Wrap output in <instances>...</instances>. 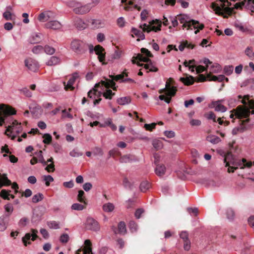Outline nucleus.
<instances>
[{"instance_id": "f257e3e1", "label": "nucleus", "mask_w": 254, "mask_h": 254, "mask_svg": "<svg viewBox=\"0 0 254 254\" xmlns=\"http://www.w3.org/2000/svg\"><path fill=\"white\" fill-rule=\"evenodd\" d=\"M249 95H246L244 97L241 95L238 96L239 99H242L241 102L245 106H238L235 110H234L235 114L232 113L230 115L231 118H233L235 116L239 119L247 118L251 113L254 114V110H253L251 112L250 111V109H253L254 108V101L249 100Z\"/></svg>"}, {"instance_id": "f03ea898", "label": "nucleus", "mask_w": 254, "mask_h": 254, "mask_svg": "<svg viewBox=\"0 0 254 254\" xmlns=\"http://www.w3.org/2000/svg\"><path fill=\"white\" fill-rule=\"evenodd\" d=\"M224 161L226 163V166H229L228 168L229 173L234 172V170L240 167L243 169L245 167L250 168L254 162L247 161L246 159H243L241 161L238 160L234 158L231 152H228L225 156Z\"/></svg>"}, {"instance_id": "7ed1b4c3", "label": "nucleus", "mask_w": 254, "mask_h": 254, "mask_svg": "<svg viewBox=\"0 0 254 254\" xmlns=\"http://www.w3.org/2000/svg\"><path fill=\"white\" fill-rule=\"evenodd\" d=\"M69 6L72 8L73 12L77 14L87 13L92 8L90 3L83 4L76 0L71 1L69 2Z\"/></svg>"}, {"instance_id": "20e7f679", "label": "nucleus", "mask_w": 254, "mask_h": 254, "mask_svg": "<svg viewBox=\"0 0 254 254\" xmlns=\"http://www.w3.org/2000/svg\"><path fill=\"white\" fill-rule=\"evenodd\" d=\"M178 19L181 23L183 24V28H187V29H192V26L194 29L199 28L202 30L204 26L203 24L200 23L198 21L194 20H189L187 15H180L178 16Z\"/></svg>"}, {"instance_id": "39448f33", "label": "nucleus", "mask_w": 254, "mask_h": 254, "mask_svg": "<svg viewBox=\"0 0 254 254\" xmlns=\"http://www.w3.org/2000/svg\"><path fill=\"white\" fill-rule=\"evenodd\" d=\"M177 91L176 87L172 86L169 82L166 83L165 88L160 89L159 91V93H165L167 97L164 95H160L159 99L161 100H164L167 103L169 104L171 102V97L174 96Z\"/></svg>"}, {"instance_id": "423d86ee", "label": "nucleus", "mask_w": 254, "mask_h": 254, "mask_svg": "<svg viewBox=\"0 0 254 254\" xmlns=\"http://www.w3.org/2000/svg\"><path fill=\"white\" fill-rule=\"evenodd\" d=\"M230 4L227 0H216V1L212 2L211 7L217 14L221 13L222 11L231 12V9L229 7Z\"/></svg>"}, {"instance_id": "0eeeda50", "label": "nucleus", "mask_w": 254, "mask_h": 254, "mask_svg": "<svg viewBox=\"0 0 254 254\" xmlns=\"http://www.w3.org/2000/svg\"><path fill=\"white\" fill-rule=\"evenodd\" d=\"M22 129L21 124L14 120L10 125L8 126L4 133L11 137V139L14 140L16 135L22 131Z\"/></svg>"}, {"instance_id": "6e6552de", "label": "nucleus", "mask_w": 254, "mask_h": 254, "mask_svg": "<svg viewBox=\"0 0 254 254\" xmlns=\"http://www.w3.org/2000/svg\"><path fill=\"white\" fill-rule=\"evenodd\" d=\"M126 70L125 69L123 74H118L116 76L111 75L110 77L112 78V79H108L107 78L105 79V80H101V83L102 86H104L106 88L111 87L113 90H116V87L115 86V83L113 81L115 80L116 81H118L119 80L123 79L124 76V74L126 76H127V74L126 72Z\"/></svg>"}, {"instance_id": "1a4fd4ad", "label": "nucleus", "mask_w": 254, "mask_h": 254, "mask_svg": "<svg viewBox=\"0 0 254 254\" xmlns=\"http://www.w3.org/2000/svg\"><path fill=\"white\" fill-rule=\"evenodd\" d=\"M16 111L9 106L4 105H0V126H2L5 119L9 115H14Z\"/></svg>"}, {"instance_id": "9d476101", "label": "nucleus", "mask_w": 254, "mask_h": 254, "mask_svg": "<svg viewBox=\"0 0 254 254\" xmlns=\"http://www.w3.org/2000/svg\"><path fill=\"white\" fill-rule=\"evenodd\" d=\"M100 84H101V82L100 83L96 84L94 88L90 90L88 92V97L94 100L93 103L94 105L98 104L102 100L101 98V96L102 95V92L98 91L96 89V88L100 86Z\"/></svg>"}, {"instance_id": "9b49d317", "label": "nucleus", "mask_w": 254, "mask_h": 254, "mask_svg": "<svg viewBox=\"0 0 254 254\" xmlns=\"http://www.w3.org/2000/svg\"><path fill=\"white\" fill-rule=\"evenodd\" d=\"M70 48L77 54H82L87 50V46L82 42L77 40H74L71 42Z\"/></svg>"}, {"instance_id": "f8f14e48", "label": "nucleus", "mask_w": 254, "mask_h": 254, "mask_svg": "<svg viewBox=\"0 0 254 254\" xmlns=\"http://www.w3.org/2000/svg\"><path fill=\"white\" fill-rule=\"evenodd\" d=\"M161 21L159 20H153L151 25H147L144 23L141 25L140 27L143 32H149L151 31L157 32L161 30Z\"/></svg>"}, {"instance_id": "ddd939ff", "label": "nucleus", "mask_w": 254, "mask_h": 254, "mask_svg": "<svg viewBox=\"0 0 254 254\" xmlns=\"http://www.w3.org/2000/svg\"><path fill=\"white\" fill-rule=\"evenodd\" d=\"M85 228L87 230L97 231L100 230V226L97 221L92 217H88L85 223Z\"/></svg>"}, {"instance_id": "4468645a", "label": "nucleus", "mask_w": 254, "mask_h": 254, "mask_svg": "<svg viewBox=\"0 0 254 254\" xmlns=\"http://www.w3.org/2000/svg\"><path fill=\"white\" fill-rule=\"evenodd\" d=\"M32 234L27 233L25 234V236L23 237L22 239V241L25 246H27L28 244H30V242H28L30 240L32 241H34L37 237V234L38 233V231L35 229H31Z\"/></svg>"}, {"instance_id": "2eb2a0df", "label": "nucleus", "mask_w": 254, "mask_h": 254, "mask_svg": "<svg viewBox=\"0 0 254 254\" xmlns=\"http://www.w3.org/2000/svg\"><path fill=\"white\" fill-rule=\"evenodd\" d=\"M55 16L56 15L53 12L50 11H46L41 13L39 15L38 19L40 22H44L55 18Z\"/></svg>"}, {"instance_id": "dca6fc26", "label": "nucleus", "mask_w": 254, "mask_h": 254, "mask_svg": "<svg viewBox=\"0 0 254 254\" xmlns=\"http://www.w3.org/2000/svg\"><path fill=\"white\" fill-rule=\"evenodd\" d=\"M25 64L29 70L32 71H36L39 67V64L38 62L32 58H29L25 60Z\"/></svg>"}, {"instance_id": "f3484780", "label": "nucleus", "mask_w": 254, "mask_h": 254, "mask_svg": "<svg viewBox=\"0 0 254 254\" xmlns=\"http://www.w3.org/2000/svg\"><path fill=\"white\" fill-rule=\"evenodd\" d=\"M85 247L83 250H78L75 254H92L91 247V243L89 240H86L84 242Z\"/></svg>"}, {"instance_id": "a211bd4d", "label": "nucleus", "mask_w": 254, "mask_h": 254, "mask_svg": "<svg viewBox=\"0 0 254 254\" xmlns=\"http://www.w3.org/2000/svg\"><path fill=\"white\" fill-rule=\"evenodd\" d=\"M62 27V24L57 20H50L45 24V27L53 30H59Z\"/></svg>"}, {"instance_id": "6ab92c4d", "label": "nucleus", "mask_w": 254, "mask_h": 254, "mask_svg": "<svg viewBox=\"0 0 254 254\" xmlns=\"http://www.w3.org/2000/svg\"><path fill=\"white\" fill-rule=\"evenodd\" d=\"M78 76L77 73H74L72 75V77H71L69 78L67 84H66L65 82H64V89L66 90H67L68 89L72 90L74 89V87L73 86V85L76 79L78 77Z\"/></svg>"}, {"instance_id": "aec40b11", "label": "nucleus", "mask_w": 254, "mask_h": 254, "mask_svg": "<svg viewBox=\"0 0 254 254\" xmlns=\"http://www.w3.org/2000/svg\"><path fill=\"white\" fill-rule=\"evenodd\" d=\"M94 51L98 55V58L100 62H103L105 59V55L104 52V49L100 45H97L95 46Z\"/></svg>"}, {"instance_id": "412c9836", "label": "nucleus", "mask_w": 254, "mask_h": 254, "mask_svg": "<svg viewBox=\"0 0 254 254\" xmlns=\"http://www.w3.org/2000/svg\"><path fill=\"white\" fill-rule=\"evenodd\" d=\"M222 101L223 100H218L212 103L213 107L216 111L225 112L227 110L226 107L221 104Z\"/></svg>"}, {"instance_id": "4be33fe9", "label": "nucleus", "mask_w": 254, "mask_h": 254, "mask_svg": "<svg viewBox=\"0 0 254 254\" xmlns=\"http://www.w3.org/2000/svg\"><path fill=\"white\" fill-rule=\"evenodd\" d=\"M242 2L247 9L254 12V0H244Z\"/></svg>"}, {"instance_id": "5701e85b", "label": "nucleus", "mask_w": 254, "mask_h": 254, "mask_svg": "<svg viewBox=\"0 0 254 254\" xmlns=\"http://www.w3.org/2000/svg\"><path fill=\"white\" fill-rule=\"evenodd\" d=\"M61 62V60L59 57L56 56H52L46 62V64L49 66L55 65L59 64Z\"/></svg>"}, {"instance_id": "b1692460", "label": "nucleus", "mask_w": 254, "mask_h": 254, "mask_svg": "<svg viewBox=\"0 0 254 254\" xmlns=\"http://www.w3.org/2000/svg\"><path fill=\"white\" fill-rule=\"evenodd\" d=\"M46 162H47V165L45 170L49 173L53 172L55 169L53 157L48 159Z\"/></svg>"}, {"instance_id": "393cba45", "label": "nucleus", "mask_w": 254, "mask_h": 254, "mask_svg": "<svg viewBox=\"0 0 254 254\" xmlns=\"http://www.w3.org/2000/svg\"><path fill=\"white\" fill-rule=\"evenodd\" d=\"M6 215H2L0 217V231H4L7 228V221Z\"/></svg>"}, {"instance_id": "a878e982", "label": "nucleus", "mask_w": 254, "mask_h": 254, "mask_svg": "<svg viewBox=\"0 0 254 254\" xmlns=\"http://www.w3.org/2000/svg\"><path fill=\"white\" fill-rule=\"evenodd\" d=\"M207 77L209 79V81L222 82L225 79V76L223 75H219L218 76L212 75L211 73H208L207 75Z\"/></svg>"}, {"instance_id": "bb28decb", "label": "nucleus", "mask_w": 254, "mask_h": 254, "mask_svg": "<svg viewBox=\"0 0 254 254\" xmlns=\"http://www.w3.org/2000/svg\"><path fill=\"white\" fill-rule=\"evenodd\" d=\"M166 167L164 165H157L155 169L156 174L158 176H162L165 174Z\"/></svg>"}, {"instance_id": "cd10ccee", "label": "nucleus", "mask_w": 254, "mask_h": 254, "mask_svg": "<svg viewBox=\"0 0 254 254\" xmlns=\"http://www.w3.org/2000/svg\"><path fill=\"white\" fill-rule=\"evenodd\" d=\"M35 155V157H36L37 160L39 163L42 164L44 166L47 165V162H46L44 158L42 150L36 152Z\"/></svg>"}, {"instance_id": "c85d7f7f", "label": "nucleus", "mask_w": 254, "mask_h": 254, "mask_svg": "<svg viewBox=\"0 0 254 254\" xmlns=\"http://www.w3.org/2000/svg\"><path fill=\"white\" fill-rule=\"evenodd\" d=\"M131 99L129 97H123L118 98L117 102L120 105H125L130 103Z\"/></svg>"}, {"instance_id": "c756f323", "label": "nucleus", "mask_w": 254, "mask_h": 254, "mask_svg": "<svg viewBox=\"0 0 254 254\" xmlns=\"http://www.w3.org/2000/svg\"><path fill=\"white\" fill-rule=\"evenodd\" d=\"M180 80L186 85H191L194 82L193 77L190 76L187 77H181Z\"/></svg>"}, {"instance_id": "7c9ffc66", "label": "nucleus", "mask_w": 254, "mask_h": 254, "mask_svg": "<svg viewBox=\"0 0 254 254\" xmlns=\"http://www.w3.org/2000/svg\"><path fill=\"white\" fill-rule=\"evenodd\" d=\"M103 210L106 212H112L114 208V205L110 202L105 203L103 205Z\"/></svg>"}, {"instance_id": "2f4dec72", "label": "nucleus", "mask_w": 254, "mask_h": 254, "mask_svg": "<svg viewBox=\"0 0 254 254\" xmlns=\"http://www.w3.org/2000/svg\"><path fill=\"white\" fill-rule=\"evenodd\" d=\"M210 73H218L221 70L220 65L216 63L212 64L210 67L209 66Z\"/></svg>"}, {"instance_id": "473e14b6", "label": "nucleus", "mask_w": 254, "mask_h": 254, "mask_svg": "<svg viewBox=\"0 0 254 254\" xmlns=\"http://www.w3.org/2000/svg\"><path fill=\"white\" fill-rule=\"evenodd\" d=\"M140 65H143L145 69H148L150 71L156 72L158 71V68L156 66H155L150 62L148 64H142Z\"/></svg>"}, {"instance_id": "72a5a7b5", "label": "nucleus", "mask_w": 254, "mask_h": 254, "mask_svg": "<svg viewBox=\"0 0 254 254\" xmlns=\"http://www.w3.org/2000/svg\"><path fill=\"white\" fill-rule=\"evenodd\" d=\"M132 33L136 35L138 38L141 40L145 39V35L143 33L142 31H141L136 28H133L131 30Z\"/></svg>"}, {"instance_id": "f704fd0d", "label": "nucleus", "mask_w": 254, "mask_h": 254, "mask_svg": "<svg viewBox=\"0 0 254 254\" xmlns=\"http://www.w3.org/2000/svg\"><path fill=\"white\" fill-rule=\"evenodd\" d=\"M150 187V184L146 181L141 182L140 185V189L142 192H145Z\"/></svg>"}, {"instance_id": "c9c22d12", "label": "nucleus", "mask_w": 254, "mask_h": 254, "mask_svg": "<svg viewBox=\"0 0 254 254\" xmlns=\"http://www.w3.org/2000/svg\"><path fill=\"white\" fill-rule=\"evenodd\" d=\"M207 140L213 144H217L221 141L220 138L215 135H210L207 137Z\"/></svg>"}, {"instance_id": "e433bc0d", "label": "nucleus", "mask_w": 254, "mask_h": 254, "mask_svg": "<svg viewBox=\"0 0 254 254\" xmlns=\"http://www.w3.org/2000/svg\"><path fill=\"white\" fill-rule=\"evenodd\" d=\"M245 54L251 60H254V52L252 47H248L245 50Z\"/></svg>"}, {"instance_id": "4c0bfd02", "label": "nucleus", "mask_w": 254, "mask_h": 254, "mask_svg": "<svg viewBox=\"0 0 254 254\" xmlns=\"http://www.w3.org/2000/svg\"><path fill=\"white\" fill-rule=\"evenodd\" d=\"M226 215L228 219L230 220H233L235 217V212L234 210L231 208H228L226 211Z\"/></svg>"}, {"instance_id": "58836bf2", "label": "nucleus", "mask_w": 254, "mask_h": 254, "mask_svg": "<svg viewBox=\"0 0 254 254\" xmlns=\"http://www.w3.org/2000/svg\"><path fill=\"white\" fill-rule=\"evenodd\" d=\"M41 40V34L36 33L30 38V42L32 44L38 43Z\"/></svg>"}, {"instance_id": "ea45409f", "label": "nucleus", "mask_w": 254, "mask_h": 254, "mask_svg": "<svg viewBox=\"0 0 254 254\" xmlns=\"http://www.w3.org/2000/svg\"><path fill=\"white\" fill-rule=\"evenodd\" d=\"M43 198V195L41 193H38L33 196L32 201L33 203H37L40 201H41Z\"/></svg>"}, {"instance_id": "a19ab883", "label": "nucleus", "mask_w": 254, "mask_h": 254, "mask_svg": "<svg viewBox=\"0 0 254 254\" xmlns=\"http://www.w3.org/2000/svg\"><path fill=\"white\" fill-rule=\"evenodd\" d=\"M152 145L156 150L161 149L163 147L162 142L158 139H155L152 141Z\"/></svg>"}, {"instance_id": "79ce46f5", "label": "nucleus", "mask_w": 254, "mask_h": 254, "mask_svg": "<svg viewBox=\"0 0 254 254\" xmlns=\"http://www.w3.org/2000/svg\"><path fill=\"white\" fill-rule=\"evenodd\" d=\"M123 184L125 188L129 190L132 189L133 184L128 181L127 178H124Z\"/></svg>"}, {"instance_id": "37998d69", "label": "nucleus", "mask_w": 254, "mask_h": 254, "mask_svg": "<svg viewBox=\"0 0 254 254\" xmlns=\"http://www.w3.org/2000/svg\"><path fill=\"white\" fill-rule=\"evenodd\" d=\"M119 233L125 234L126 232V224L124 222H120L118 224Z\"/></svg>"}, {"instance_id": "c03bdc74", "label": "nucleus", "mask_w": 254, "mask_h": 254, "mask_svg": "<svg viewBox=\"0 0 254 254\" xmlns=\"http://www.w3.org/2000/svg\"><path fill=\"white\" fill-rule=\"evenodd\" d=\"M4 208L5 209V212L8 213L7 215H6L7 217H8L12 213L13 211V207L12 205L10 203H7L5 204L4 206Z\"/></svg>"}, {"instance_id": "a18cd8bd", "label": "nucleus", "mask_w": 254, "mask_h": 254, "mask_svg": "<svg viewBox=\"0 0 254 254\" xmlns=\"http://www.w3.org/2000/svg\"><path fill=\"white\" fill-rule=\"evenodd\" d=\"M132 160V156L130 155H126L122 156L120 159L121 163H127Z\"/></svg>"}, {"instance_id": "49530a36", "label": "nucleus", "mask_w": 254, "mask_h": 254, "mask_svg": "<svg viewBox=\"0 0 254 254\" xmlns=\"http://www.w3.org/2000/svg\"><path fill=\"white\" fill-rule=\"evenodd\" d=\"M20 91L21 93L23 94L24 95L27 97H32V92L27 87H24L21 89Z\"/></svg>"}, {"instance_id": "de8ad7c7", "label": "nucleus", "mask_w": 254, "mask_h": 254, "mask_svg": "<svg viewBox=\"0 0 254 254\" xmlns=\"http://www.w3.org/2000/svg\"><path fill=\"white\" fill-rule=\"evenodd\" d=\"M102 95L105 98L111 99L112 97L115 95V93L113 92L111 90L108 89L103 94L102 93Z\"/></svg>"}, {"instance_id": "09e8293b", "label": "nucleus", "mask_w": 254, "mask_h": 254, "mask_svg": "<svg viewBox=\"0 0 254 254\" xmlns=\"http://www.w3.org/2000/svg\"><path fill=\"white\" fill-rule=\"evenodd\" d=\"M233 69L234 68L232 65L225 66L224 68V73L227 75H229L232 73Z\"/></svg>"}, {"instance_id": "8fccbe9b", "label": "nucleus", "mask_w": 254, "mask_h": 254, "mask_svg": "<svg viewBox=\"0 0 254 254\" xmlns=\"http://www.w3.org/2000/svg\"><path fill=\"white\" fill-rule=\"evenodd\" d=\"M43 180L45 182L46 185L49 186L50 183L54 181V179L50 175H45L43 176Z\"/></svg>"}, {"instance_id": "3c124183", "label": "nucleus", "mask_w": 254, "mask_h": 254, "mask_svg": "<svg viewBox=\"0 0 254 254\" xmlns=\"http://www.w3.org/2000/svg\"><path fill=\"white\" fill-rule=\"evenodd\" d=\"M45 52L49 55H53L55 52V49L48 45H46L44 48Z\"/></svg>"}, {"instance_id": "603ef678", "label": "nucleus", "mask_w": 254, "mask_h": 254, "mask_svg": "<svg viewBox=\"0 0 254 254\" xmlns=\"http://www.w3.org/2000/svg\"><path fill=\"white\" fill-rule=\"evenodd\" d=\"M29 220L26 217L22 218L18 222V225L21 227H23L28 224Z\"/></svg>"}, {"instance_id": "864d4df0", "label": "nucleus", "mask_w": 254, "mask_h": 254, "mask_svg": "<svg viewBox=\"0 0 254 254\" xmlns=\"http://www.w3.org/2000/svg\"><path fill=\"white\" fill-rule=\"evenodd\" d=\"M48 225L51 229H57L60 228L59 223L55 221L48 222Z\"/></svg>"}, {"instance_id": "5fc2aeb1", "label": "nucleus", "mask_w": 254, "mask_h": 254, "mask_svg": "<svg viewBox=\"0 0 254 254\" xmlns=\"http://www.w3.org/2000/svg\"><path fill=\"white\" fill-rule=\"evenodd\" d=\"M71 209L75 210H82L84 208L83 205L79 203H74L71 205Z\"/></svg>"}, {"instance_id": "6e6d98bb", "label": "nucleus", "mask_w": 254, "mask_h": 254, "mask_svg": "<svg viewBox=\"0 0 254 254\" xmlns=\"http://www.w3.org/2000/svg\"><path fill=\"white\" fill-rule=\"evenodd\" d=\"M129 228L132 232H134L137 230V225L135 222L130 221L129 223Z\"/></svg>"}, {"instance_id": "4d7b16f0", "label": "nucleus", "mask_w": 254, "mask_h": 254, "mask_svg": "<svg viewBox=\"0 0 254 254\" xmlns=\"http://www.w3.org/2000/svg\"><path fill=\"white\" fill-rule=\"evenodd\" d=\"M10 194L5 190H1L0 193V196L4 199L9 200V196Z\"/></svg>"}, {"instance_id": "13d9d810", "label": "nucleus", "mask_w": 254, "mask_h": 254, "mask_svg": "<svg viewBox=\"0 0 254 254\" xmlns=\"http://www.w3.org/2000/svg\"><path fill=\"white\" fill-rule=\"evenodd\" d=\"M43 142L45 144H49L52 140V136L50 134L46 133L43 135Z\"/></svg>"}, {"instance_id": "bf43d9fd", "label": "nucleus", "mask_w": 254, "mask_h": 254, "mask_svg": "<svg viewBox=\"0 0 254 254\" xmlns=\"http://www.w3.org/2000/svg\"><path fill=\"white\" fill-rule=\"evenodd\" d=\"M136 59L137 60H138L139 61L145 63H148L149 62H150V60L148 59V57H145L140 54H138L136 57Z\"/></svg>"}, {"instance_id": "052dcab7", "label": "nucleus", "mask_w": 254, "mask_h": 254, "mask_svg": "<svg viewBox=\"0 0 254 254\" xmlns=\"http://www.w3.org/2000/svg\"><path fill=\"white\" fill-rule=\"evenodd\" d=\"M43 49H44V48L42 46L38 45V46H35L33 48L32 52L34 53L37 54H39L40 53H41L43 50Z\"/></svg>"}, {"instance_id": "680f3d73", "label": "nucleus", "mask_w": 254, "mask_h": 254, "mask_svg": "<svg viewBox=\"0 0 254 254\" xmlns=\"http://www.w3.org/2000/svg\"><path fill=\"white\" fill-rule=\"evenodd\" d=\"M69 155L73 157H77L82 155V153L78 151L77 149H73L70 152Z\"/></svg>"}, {"instance_id": "e2e57ef3", "label": "nucleus", "mask_w": 254, "mask_h": 254, "mask_svg": "<svg viewBox=\"0 0 254 254\" xmlns=\"http://www.w3.org/2000/svg\"><path fill=\"white\" fill-rule=\"evenodd\" d=\"M201 121L197 119H192L190 122V124L191 126H199L201 125Z\"/></svg>"}, {"instance_id": "0e129e2a", "label": "nucleus", "mask_w": 254, "mask_h": 254, "mask_svg": "<svg viewBox=\"0 0 254 254\" xmlns=\"http://www.w3.org/2000/svg\"><path fill=\"white\" fill-rule=\"evenodd\" d=\"M69 236L67 234H64L60 237V241L63 243H66L68 241Z\"/></svg>"}, {"instance_id": "69168bd1", "label": "nucleus", "mask_w": 254, "mask_h": 254, "mask_svg": "<svg viewBox=\"0 0 254 254\" xmlns=\"http://www.w3.org/2000/svg\"><path fill=\"white\" fill-rule=\"evenodd\" d=\"M117 24L120 27H123L125 25V21L123 17H119L117 19Z\"/></svg>"}, {"instance_id": "338daca9", "label": "nucleus", "mask_w": 254, "mask_h": 254, "mask_svg": "<svg viewBox=\"0 0 254 254\" xmlns=\"http://www.w3.org/2000/svg\"><path fill=\"white\" fill-rule=\"evenodd\" d=\"M3 16L7 20L12 19V14L10 11H5L3 13Z\"/></svg>"}, {"instance_id": "774afa93", "label": "nucleus", "mask_w": 254, "mask_h": 254, "mask_svg": "<svg viewBox=\"0 0 254 254\" xmlns=\"http://www.w3.org/2000/svg\"><path fill=\"white\" fill-rule=\"evenodd\" d=\"M206 118L208 119H209V120H212L214 122H216V116L212 112H209L207 115H206Z\"/></svg>"}]
</instances>
